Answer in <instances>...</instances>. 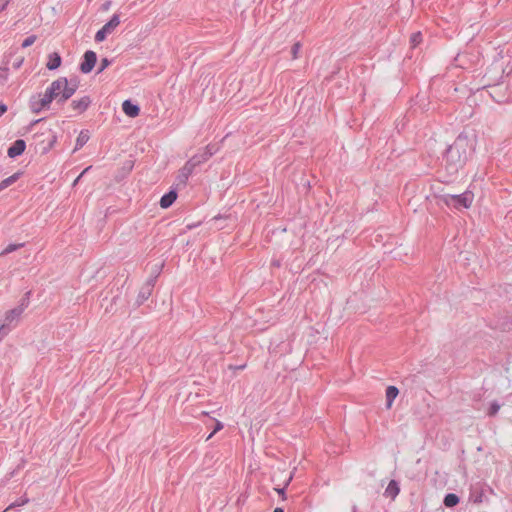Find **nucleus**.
<instances>
[{"mask_svg":"<svg viewBox=\"0 0 512 512\" xmlns=\"http://www.w3.org/2000/svg\"><path fill=\"white\" fill-rule=\"evenodd\" d=\"M275 490H276L279 494H282V495L284 494L283 489H275Z\"/></svg>","mask_w":512,"mask_h":512,"instance_id":"27","label":"nucleus"},{"mask_svg":"<svg viewBox=\"0 0 512 512\" xmlns=\"http://www.w3.org/2000/svg\"><path fill=\"white\" fill-rule=\"evenodd\" d=\"M110 65V61L107 58H103L101 60V65L99 68V72H102L104 69H106Z\"/></svg>","mask_w":512,"mask_h":512,"instance_id":"20","label":"nucleus"},{"mask_svg":"<svg viewBox=\"0 0 512 512\" xmlns=\"http://www.w3.org/2000/svg\"><path fill=\"white\" fill-rule=\"evenodd\" d=\"M214 434H215V433H213V432H212V433H209V436L206 438V441L210 440V439L213 437V435H214Z\"/></svg>","mask_w":512,"mask_h":512,"instance_id":"26","label":"nucleus"},{"mask_svg":"<svg viewBox=\"0 0 512 512\" xmlns=\"http://www.w3.org/2000/svg\"><path fill=\"white\" fill-rule=\"evenodd\" d=\"M273 512H284V510L282 508H275Z\"/></svg>","mask_w":512,"mask_h":512,"instance_id":"25","label":"nucleus"},{"mask_svg":"<svg viewBox=\"0 0 512 512\" xmlns=\"http://www.w3.org/2000/svg\"><path fill=\"white\" fill-rule=\"evenodd\" d=\"M498 410H499V405H497V404H492V405H491V407H490V409H489L488 414H489L490 416H493V415H495V414L498 412Z\"/></svg>","mask_w":512,"mask_h":512,"instance_id":"21","label":"nucleus"},{"mask_svg":"<svg viewBox=\"0 0 512 512\" xmlns=\"http://www.w3.org/2000/svg\"><path fill=\"white\" fill-rule=\"evenodd\" d=\"M14 506H15V504H11L10 506H8V508L4 512H6L7 510L11 509Z\"/></svg>","mask_w":512,"mask_h":512,"instance_id":"28","label":"nucleus"},{"mask_svg":"<svg viewBox=\"0 0 512 512\" xmlns=\"http://www.w3.org/2000/svg\"><path fill=\"white\" fill-rule=\"evenodd\" d=\"M223 429V424L222 422L216 420V424H215V428L213 430V433H217L218 431L222 430Z\"/></svg>","mask_w":512,"mask_h":512,"instance_id":"22","label":"nucleus"},{"mask_svg":"<svg viewBox=\"0 0 512 512\" xmlns=\"http://www.w3.org/2000/svg\"><path fill=\"white\" fill-rule=\"evenodd\" d=\"M123 112L129 117H137L139 115L140 109L137 105L133 104L129 100H125L122 104Z\"/></svg>","mask_w":512,"mask_h":512,"instance_id":"8","label":"nucleus"},{"mask_svg":"<svg viewBox=\"0 0 512 512\" xmlns=\"http://www.w3.org/2000/svg\"><path fill=\"white\" fill-rule=\"evenodd\" d=\"M77 81H68L65 77H60L48 86L43 94L38 95L31 101V109L38 113L49 107L53 100L64 102L68 100L77 90Z\"/></svg>","mask_w":512,"mask_h":512,"instance_id":"1","label":"nucleus"},{"mask_svg":"<svg viewBox=\"0 0 512 512\" xmlns=\"http://www.w3.org/2000/svg\"><path fill=\"white\" fill-rule=\"evenodd\" d=\"M400 492L398 483L395 480H391L385 490V495L394 500Z\"/></svg>","mask_w":512,"mask_h":512,"instance_id":"12","label":"nucleus"},{"mask_svg":"<svg viewBox=\"0 0 512 512\" xmlns=\"http://www.w3.org/2000/svg\"><path fill=\"white\" fill-rule=\"evenodd\" d=\"M20 176L21 172H17L2 180L0 182V192L14 184L20 178Z\"/></svg>","mask_w":512,"mask_h":512,"instance_id":"14","label":"nucleus"},{"mask_svg":"<svg viewBox=\"0 0 512 512\" xmlns=\"http://www.w3.org/2000/svg\"><path fill=\"white\" fill-rule=\"evenodd\" d=\"M26 148V144L24 140H16L11 147H9L7 154L10 158H15L21 155Z\"/></svg>","mask_w":512,"mask_h":512,"instance_id":"6","label":"nucleus"},{"mask_svg":"<svg viewBox=\"0 0 512 512\" xmlns=\"http://www.w3.org/2000/svg\"><path fill=\"white\" fill-rule=\"evenodd\" d=\"M177 194L174 191H170L169 193L163 195L160 199V206L161 208H168L170 207L176 200Z\"/></svg>","mask_w":512,"mask_h":512,"instance_id":"11","label":"nucleus"},{"mask_svg":"<svg viewBox=\"0 0 512 512\" xmlns=\"http://www.w3.org/2000/svg\"><path fill=\"white\" fill-rule=\"evenodd\" d=\"M89 139L87 133L81 132L76 140V148L82 147Z\"/></svg>","mask_w":512,"mask_h":512,"instance_id":"16","label":"nucleus"},{"mask_svg":"<svg viewBox=\"0 0 512 512\" xmlns=\"http://www.w3.org/2000/svg\"><path fill=\"white\" fill-rule=\"evenodd\" d=\"M7 4H8V1H5L2 4H0V12L6 8Z\"/></svg>","mask_w":512,"mask_h":512,"instance_id":"24","label":"nucleus"},{"mask_svg":"<svg viewBox=\"0 0 512 512\" xmlns=\"http://www.w3.org/2000/svg\"><path fill=\"white\" fill-rule=\"evenodd\" d=\"M22 313H23V309L19 308V307L8 311L5 315L3 327L12 325L13 323L17 322Z\"/></svg>","mask_w":512,"mask_h":512,"instance_id":"7","label":"nucleus"},{"mask_svg":"<svg viewBox=\"0 0 512 512\" xmlns=\"http://www.w3.org/2000/svg\"><path fill=\"white\" fill-rule=\"evenodd\" d=\"M27 502H28V500H27V499H25V500H23L22 504H25V503H27Z\"/></svg>","mask_w":512,"mask_h":512,"instance_id":"29","label":"nucleus"},{"mask_svg":"<svg viewBox=\"0 0 512 512\" xmlns=\"http://www.w3.org/2000/svg\"><path fill=\"white\" fill-rule=\"evenodd\" d=\"M210 155H206L203 158V161H206L209 158ZM202 162V160L197 159L196 156L192 157L190 160H188L183 168L181 169V174L185 179H187L193 172L194 168L199 165Z\"/></svg>","mask_w":512,"mask_h":512,"instance_id":"5","label":"nucleus"},{"mask_svg":"<svg viewBox=\"0 0 512 512\" xmlns=\"http://www.w3.org/2000/svg\"><path fill=\"white\" fill-rule=\"evenodd\" d=\"M119 24V15L114 14L112 18L96 33L95 41H104L107 35L111 34L118 27Z\"/></svg>","mask_w":512,"mask_h":512,"instance_id":"3","label":"nucleus"},{"mask_svg":"<svg viewBox=\"0 0 512 512\" xmlns=\"http://www.w3.org/2000/svg\"><path fill=\"white\" fill-rule=\"evenodd\" d=\"M36 40H37V37L35 35H31V36L27 37L26 39H24V41L22 42V47L27 48V47L33 45Z\"/></svg>","mask_w":512,"mask_h":512,"instance_id":"17","label":"nucleus"},{"mask_svg":"<svg viewBox=\"0 0 512 512\" xmlns=\"http://www.w3.org/2000/svg\"><path fill=\"white\" fill-rule=\"evenodd\" d=\"M422 41L421 33H415L411 36V43L415 47Z\"/></svg>","mask_w":512,"mask_h":512,"instance_id":"18","label":"nucleus"},{"mask_svg":"<svg viewBox=\"0 0 512 512\" xmlns=\"http://www.w3.org/2000/svg\"><path fill=\"white\" fill-rule=\"evenodd\" d=\"M89 104H90L89 97H83L79 100L73 101L71 105H72L73 109H75L79 112H83L88 108Z\"/></svg>","mask_w":512,"mask_h":512,"instance_id":"13","label":"nucleus"},{"mask_svg":"<svg viewBox=\"0 0 512 512\" xmlns=\"http://www.w3.org/2000/svg\"><path fill=\"white\" fill-rule=\"evenodd\" d=\"M399 390L395 386H388L386 389V406L390 409L393 405L395 398L398 396Z\"/></svg>","mask_w":512,"mask_h":512,"instance_id":"10","label":"nucleus"},{"mask_svg":"<svg viewBox=\"0 0 512 512\" xmlns=\"http://www.w3.org/2000/svg\"><path fill=\"white\" fill-rule=\"evenodd\" d=\"M97 61V56L94 51H86L83 57V61L80 65V70L83 73H89L94 68Z\"/></svg>","mask_w":512,"mask_h":512,"instance_id":"4","label":"nucleus"},{"mask_svg":"<svg viewBox=\"0 0 512 512\" xmlns=\"http://www.w3.org/2000/svg\"><path fill=\"white\" fill-rule=\"evenodd\" d=\"M442 201L449 207L455 209H468L474 201V194L471 191H465L460 195L446 194L442 196Z\"/></svg>","mask_w":512,"mask_h":512,"instance_id":"2","label":"nucleus"},{"mask_svg":"<svg viewBox=\"0 0 512 512\" xmlns=\"http://www.w3.org/2000/svg\"><path fill=\"white\" fill-rule=\"evenodd\" d=\"M459 503V497L456 494L449 493L444 498V505L446 507H453Z\"/></svg>","mask_w":512,"mask_h":512,"instance_id":"15","label":"nucleus"},{"mask_svg":"<svg viewBox=\"0 0 512 512\" xmlns=\"http://www.w3.org/2000/svg\"><path fill=\"white\" fill-rule=\"evenodd\" d=\"M300 50V44L299 43H295L292 47V56L294 59H296L298 57V52Z\"/></svg>","mask_w":512,"mask_h":512,"instance_id":"19","label":"nucleus"},{"mask_svg":"<svg viewBox=\"0 0 512 512\" xmlns=\"http://www.w3.org/2000/svg\"><path fill=\"white\" fill-rule=\"evenodd\" d=\"M7 111V106L0 102V117Z\"/></svg>","mask_w":512,"mask_h":512,"instance_id":"23","label":"nucleus"},{"mask_svg":"<svg viewBox=\"0 0 512 512\" xmlns=\"http://www.w3.org/2000/svg\"><path fill=\"white\" fill-rule=\"evenodd\" d=\"M62 59L59 53L53 52L48 55V61L46 63V67L49 70H55L61 66Z\"/></svg>","mask_w":512,"mask_h":512,"instance_id":"9","label":"nucleus"}]
</instances>
